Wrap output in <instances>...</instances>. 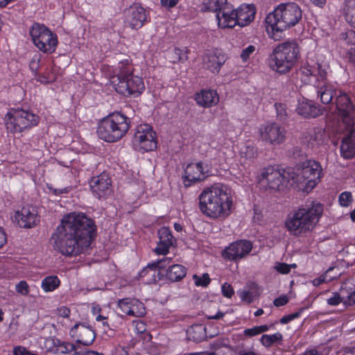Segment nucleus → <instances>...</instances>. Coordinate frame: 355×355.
<instances>
[{"label": "nucleus", "mask_w": 355, "mask_h": 355, "mask_svg": "<svg viewBox=\"0 0 355 355\" xmlns=\"http://www.w3.org/2000/svg\"><path fill=\"white\" fill-rule=\"evenodd\" d=\"M97 234L95 221L85 214L75 212L64 216L51 236L55 250L66 257L85 253Z\"/></svg>", "instance_id": "obj_1"}, {"label": "nucleus", "mask_w": 355, "mask_h": 355, "mask_svg": "<svg viewBox=\"0 0 355 355\" xmlns=\"http://www.w3.org/2000/svg\"><path fill=\"white\" fill-rule=\"evenodd\" d=\"M198 198L200 211L210 218H225L232 213L233 198L224 184H214L205 188Z\"/></svg>", "instance_id": "obj_2"}, {"label": "nucleus", "mask_w": 355, "mask_h": 355, "mask_svg": "<svg viewBox=\"0 0 355 355\" xmlns=\"http://www.w3.org/2000/svg\"><path fill=\"white\" fill-rule=\"evenodd\" d=\"M302 19V10L295 2L279 4L266 17V32L270 38L280 40L284 32L295 26Z\"/></svg>", "instance_id": "obj_3"}, {"label": "nucleus", "mask_w": 355, "mask_h": 355, "mask_svg": "<svg viewBox=\"0 0 355 355\" xmlns=\"http://www.w3.org/2000/svg\"><path fill=\"white\" fill-rule=\"evenodd\" d=\"M322 213L323 205L320 202L302 206L287 218L285 227L292 235L300 236L313 229Z\"/></svg>", "instance_id": "obj_4"}, {"label": "nucleus", "mask_w": 355, "mask_h": 355, "mask_svg": "<svg viewBox=\"0 0 355 355\" xmlns=\"http://www.w3.org/2000/svg\"><path fill=\"white\" fill-rule=\"evenodd\" d=\"M117 83L113 81L116 92L123 96L137 97L145 90L143 78L134 73L135 68L132 61L125 59L118 63L116 69Z\"/></svg>", "instance_id": "obj_5"}, {"label": "nucleus", "mask_w": 355, "mask_h": 355, "mask_svg": "<svg viewBox=\"0 0 355 355\" xmlns=\"http://www.w3.org/2000/svg\"><path fill=\"white\" fill-rule=\"evenodd\" d=\"M300 57V46L295 40L286 41L275 46L270 56V69L279 74L288 73Z\"/></svg>", "instance_id": "obj_6"}, {"label": "nucleus", "mask_w": 355, "mask_h": 355, "mask_svg": "<svg viewBox=\"0 0 355 355\" xmlns=\"http://www.w3.org/2000/svg\"><path fill=\"white\" fill-rule=\"evenodd\" d=\"M128 117L120 112H113L100 122L97 134L106 142H116L123 137L130 128Z\"/></svg>", "instance_id": "obj_7"}, {"label": "nucleus", "mask_w": 355, "mask_h": 355, "mask_svg": "<svg viewBox=\"0 0 355 355\" xmlns=\"http://www.w3.org/2000/svg\"><path fill=\"white\" fill-rule=\"evenodd\" d=\"M6 126L12 134H19L37 126L40 116L31 110L10 108L6 114Z\"/></svg>", "instance_id": "obj_8"}, {"label": "nucleus", "mask_w": 355, "mask_h": 355, "mask_svg": "<svg viewBox=\"0 0 355 355\" xmlns=\"http://www.w3.org/2000/svg\"><path fill=\"white\" fill-rule=\"evenodd\" d=\"M202 12H216V19L220 28H232L237 25L236 11L227 0H204Z\"/></svg>", "instance_id": "obj_9"}, {"label": "nucleus", "mask_w": 355, "mask_h": 355, "mask_svg": "<svg viewBox=\"0 0 355 355\" xmlns=\"http://www.w3.org/2000/svg\"><path fill=\"white\" fill-rule=\"evenodd\" d=\"M299 172L294 174L293 182L302 184V190L309 193L320 182L322 168L320 162L313 159H307L302 162Z\"/></svg>", "instance_id": "obj_10"}, {"label": "nucleus", "mask_w": 355, "mask_h": 355, "mask_svg": "<svg viewBox=\"0 0 355 355\" xmlns=\"http://www.w3.org/2000/svg\"><path fill=\"white\" fill-rule=\"evenodd\" d=\"M29 33L34 45L42 52L52 53L55 51L58 37L45 25L34 23L30 28Z\"/></svg>", "instance_id": "obj_11"}, {"label": "nucleus", "mask_w": 355, "mask_h": 355, "mask_svg": "<svg viewBox=\"0 0 355 355\" xmlns=\"http://www.w3.org/2000/svg\"><path fill=\"white\" fill-rule=\"evenodd\" d=\"M261 183H266L269 189L280 190L284 183L294 180V173L292 168L280 169L277 166H268L261 171L259 176Z\"/></svg>", "instance_id": "obj_12"}, {"label": "nucleus", "mask_w": 355, "mask_h": 355, "mask_svg": "<svg viewBox=\"0 0 355 355\" xmlns=\"http://www.w3.org/2000/svg\"><path fill=\"white\" fill-rule=\"evenodd\" d=\"M336 98L337 114L341 119V127L349 128L355 125V106L347 94L338 90Z\"/></svg>", "instance_id": "obj_13"}, {"label": "nucleus", "mask_w": 355, "mask_h": 355, "mask_svg": "<svg viewBox=\"0 0 355 355\" xmlns=\"http://www.w3.org/2000/svg\"><path fill=\"white\" fill-rule=\"evenodd\" d=\"M329 64L328 61L322 57L318 56L315 62L310 63L307 62L301 68L302 79L304 82H311V78H315L317 81L324 82L327 79L329 70Z\"/></svg>", "instance_id": "obj_14"}, {"label": "nucleus", "mask_w": 355, "mask_h": 355, "mask_svg": "<svg viewBox=\"0 0 355 355\" xmlns=\"http://www.w3.org/2000/svg\"><path fill=\"white\" fill-rule=\"evenodd\" d=\"M134 143L144 152L155 150L158 143L157 133L151 125L141 124L137 126L135 133Z\"/></svg>", "instance_id": "obj_15"}, {"label": "nucleus", "mask_w": 355, "mask_h": 355, "mask_svg": "<svg viewBox=\"0 0 355 355\" xmlns=\"http://www.w3.org/2000/svg\"><path fill=\"white\" fill-rule=\"evenodd\" d=\"M211 173L210 166L203 162L191 163L184 168L182 176L185 187H191L193 184L204 180Z\"/></svg>", "instance_id": "obj_16"}, {"label": "nucleus", "mask_w": 355, "mask_h": 355, "mask_svg": "<svg viewBox=\"0 0 355 355\" xmlns=\"http://www.w3.org/2000/svg\"><path fill=\"white\" fill-rule=\"evenodd\" d=\"M150 21L149 12L139 3H133L125 11V25L139 30Z\"/></svg>", "instance_id": "obj_17"}, {"label": "nucleus", "mask_w": 355, "mask_h": 355, "mask_svg": "<svg viewBox=\"0 0 355 355\" xmlns=\"http://www.w3.org/2000/svg\"><path fill=\"white\" fill-rule=\"evenodd\" d=\"M260 137L263 141L276 146L283 144L286 138L284 127L276 122L262 125L259 129Z\"/></svg>", "instance_id": "obj_18"}, {"label": "nucleus", "mask_w": 355, "mask_h": 355, "mask_svg": "<svg viewBox=\"0 0 355 355\" xmlns=\"http://www.w3.org/2000/svg\"><path fill=\"white\" fill-rule=\"evenodd\" d=\"M252 243L248 240H238L226 247L222 256L225 259L237 261L245 257L252 250Z\"/></svg>", "instance_id": "obj_19"}, {"label": "nucleus", "mask_w": 355, "mask_h": 355, "mask_svg": "<svg viewBox=\"0 0 355 355\" xmlns=\"http://www.w3.org/2000/svg\"><path fill=\"white\" fill-rule=\"evenodd\" d=\"M69 335L76 344L86 347L92 345L96 338L95 331L85 322L76 324L70 329Z\"/></svg>", "instance_id": "obj_20"}, {"label": "nucleus", "mask_w": 355, "mask_h": 355, "mask_svg": "<svg viewBox=\"0 0 355 355\" xmlns=\"http://www.w3.org/2000/svg\"><path fill=\"white\" fill-rule=\"evenodd\" d=\"M89 183L92 193L98 199H105L112 192V180L106 173L93 176Z\"/></svg>", "instance_id": "obj_21"}, {"label": "nucleus", "mask_w": 355, "mask_h": 355, "mask_svg": "<svg viewBox=\"0 0 355 355\" xmlns=\"http://www.w3.org/2000/svg\"><path fill=\"white\" fill-rule=\"evenodd\" d=\"M117 306L125 314L141 318L146 315V308L143 302L136 298L125 297L117 302Z\"/></svg>", "instance_id": "obj_22"}, {"label": "nucleus", "mask_w": 355, "mask_h": 355, "mask_svg": "<svg viewBox=\"0 0 355 355\" xmlns=\"http://www.w3.org/2000/svg\"><path fill=\"white\" fill-rule=\"evenodd\" d=\"M345 135L340 145V154L345 159H352L355 155V125L341 127Z\"/></svg>", "instance_id": "obj_23"}, {"label": "nucleus", "mask_w": 355, "mask_h": 355, "mask_svg": "<svg viewBox=\"0 0 355 355\" xmlns=\"http://www.w3.org/2000/svg\"><path fill=\"white\" fill-rule=\"evenodd\" d=\"M15 219L21 227L31 228L40 222V216L34 208L23 207L15 214Z\"/></svg>", "instance_id": "obj_24"}, {"label": "nucleus", "mask_w": 355, "mask_h": 355, "mask_svg": "<svg viewBox=\"0 0 355 355\" xmlns=\"http://www.w3.org/2000/svg\"><path fill=\"white\" fill-rule=\"evenodd\" d=\"M297 113L305 119L315 118L323 114L324 109L315 102L306 98L299 101L296 107Z\"/></svg>", "instance_id": "obj_25"}, {"label": "nucleus", "mask_w": 355, "mask_h": 355, "mask_svg": "<svg viewBox=\"0 0 355 355\" xmlns=\"http://www.w3.org/2000/svg\"><path fill=\"white\" fill-rule=\"evenodd\" d=\"M159 242L155 249L157 254L165 255L169 252V249L173 245L175 239L171 230L167 227H162L158 232Z\"/></svg>", "instance_id": "obj_26"}, {"label": "nucleus", "mask_w": 355, "mask_h": 355, "mask_svg": "<svg viewBox=\"0 0 355 355\" xmlns=\"http://www.w3.org/2000/svg\"><path fill=\"white\" fill-rule=\"evenodd\" d=\"M194 99L200 107L207 108L216 105L219 102V95L216 90L202 89L196 92Z\"/></svg>", "instance_id": "obj_27"}, {"label": "nucleus", "mask_w": 355, "mask_h": 355, "mask_svg": "<svg viewBox=\"0 0 355 355\" xmlns=\"http://www.w3.org/2000/svg\"><path fill=\"white\" fill-rule=\"evenodd\" d=\"M237 25L243 27L250 24L254 19L257 10L253 4H241L235 9Z\"/></svg>", "instance_id": "obj_28"}, {"label": "nucleus", "mask_w": 355, "mask_h": 355, "mask_svg": "<svg viewBox=\"0 0 355 355\" xmlns=\"http://www.w3.org/2000/svg\"><path fill=\"white\" fill-rule=\"evenodd\" d=\"M171 262V259L167 257L159 259L156 261H153L147 265V266L143 268L139 273V277L143 278L147 275L150 276V278L146 279V283L150 284L156 282L155 274L157 269H164L166 268V266Z\"/></svg>", "instance_id": "obj_29"}, {"label": "nucleus", "mask_w": 355, "mask_h": 355, "mask_svg": "<svg viewBox=\"0 0 355 355\" xmlns=\"http://www.w3.org/2000/svg\"><path fill=\"white\" fill-rule=\"evenodd\" d=\"M258 156V148L251 141L245 142L239 150L240 162L243 166H249Z\"/></svg>", "instance_id": "obj_30"}, {"label": "nucleus", "mask_w": 355, "mask_h": 355, "mask_svg": "<svg viewBox=\"0 0 355 355\" xmlns=\"http://www.w3.org/2000/svg\"><path fill=\"white\" fill-rule=\"evenodd\" d=\"M225 58L224 55L216 53H206L203 57L204 67L211 73H218L221 67L224 64Z\"/></svg>", "instance_id": "obj_31"}, {"label": "nucleus", "mask_w": 355, "mask_h": 355, "mask_svg": "<svg viewBox=\"0 0 355 355\" xmlns=\"http://www.w3.org/2000/svg\"><path fill=\"white\" fill-rule=\"evenodd\" d=\"M171 259V262L166 266V278L171 282H180L186 276L187 268L181 264L174 263L173 259Z\"/></svg>", "instance_id": "obj_32"}, {"label": "nucleus", "mask_w": 355, "mask_h": 355, "mask_svg": "<svg viewBox=\"0 0 355 355\" xmlns=\"http://www.w3.org/2000/svg\"><path fill=\"white\" fill-rule=\"evenodd\" d=\"M318 97L323 104H329L337 95L338 85L331 83H324L322 86H318Z\"/></svg>", "instance_id": "obj_33"}, {"label": "nucleus", "mask_w": 355, "mask_h": 355, "mask_svg": "<svg viewBox=\"0 0 355 355\" xmlns=\"http://www.w3.org/2000/svg\"><path fill=\"white\" fill-rule=\"evenodd\" d=\"M53 351L55 354H70L72 352L76 355H80L83 354L82 349H80L78 345L73 344L71 343L62 341L58 338L53 340Z\"/></svg>", "instance_id": "obj_34"}, {"label": "nucleus", "mask_w": 355, "mask_h": 355, "mask_svg": "<svg viewBox=\"0 0 355 355\" xmlns=\"http://www.w3.org/2000/svg\"><path fill=\"white\" fill-rule=\"evenodd\" d=\"M324 131L320 128H315L310 130L306 137L307 145L312 149L318 148L324 141Z\"/></svg>", "instance_id": "obj_35"}, {"label": "nucleus", "mask_w": 355, "mask_h": 355, "mask_svg": "<svg viewBox=\"0 0 355 355\" xmlns=\"http://www.w3.org/2000/svg\"><path fill=\"white\" fill-rule=\"evenodd\" d=\"M343 12L347 23L355 28V0H344Z\"/></svg>", "instance_id": "obj_36"}, {"label": "nucleus", "mask_w": 355, "mask_h": 355, "mask_svg": "<svg viewBox=\"0 0 355 355\" xmlns=\"http://www.w3.org/2000/svg\"><path fill=\"white\" fill-rule=\"evenodd\" d=\"M60 285V280L56 275L45 277L41 282V288L45 293L52 292Z\"/></svg>", "instance_id": "obj_37"}, {"label": "nucleus", "mask_w": 355, "mask_h": 355, "mask_svg": "<svg viewBox=\"0 0 355 355\" xmlns=\"http://www.w3.org/2000/svg\"><path fill=\"white\" fill-rule=\"evenodd\" d=\"M283 340V336L280 332L273 334H263L260 338V343L265 347H270L272 345L280 343Z\"/></svg>", "instance_id": "obj_38"}, {"label": "nucleus", "mask_w": 355, "mask_h": 355, "mask_svg": "<svg viewBox=\"0 0 355 355\" xmlns=\"http://www.w3.org/2000/svg\"><path fill=\"white\" fill-rule=\"evenodd\" d=\"M334 270V267H330L325 272L322 273L321 275H320L317 278H315L314 279H313L312 281V284L315 286V287H318L319 286H320L321 284H324V283H327V282H330L334 279H336L337 278H338L339 277V275L338 274H336L334 276H330V275H328L329 273H330L331 272H332L333 270Z\"/></svg>", "instance_id": "obj_39"}, {"label": "nucleus", "mask_w": 355, "mask_h": 355, "mask_svg": "<svg viewBox=\"0 0 355 355\" xmlns=\"http://www.w3.org/2000/svg\"><path fill=\"white\" fill-rule=\"evenodd\" d=\"M272 326L273 324H263L259 326H254L252 328H248L244 329L243 334L245 338H252L262 333L268 331Z\"/></svg>", "instance_id": "obj_40"}, {"label": "nucleus", "mask_w": 355, "mask_h": 355, "mask_svg": "<svg viewBox=\"0 0 355 355\" xmlns=\"http://www.w3.org/2000/svg\"><path fill=\"white\" fill-rule=\"evenodd\" d=\"M277 118L280 121H285L288 119V109L285 103H276L275 104Z\"/></svg>", "instance_id": "obj_41"}, {"label": "nucleus", "mask_w": 355, "mask_h": 355, "mask_svg": "<svg viewBox=\"0 0 355 355\" xmlns=\"http://www.w3.org/2000/svg\"><path fill=\"white\" fill-rule=\"evenodd\" d=\"M101 309H98V311H96V309H94L93 314L95 316V320L96 322H101L102 324V327L105 331H106L108 329H112V327L110 326V322L109 318L104 316L101 314H100L98 312H100Z\"/></svg>", "instance_id": "obj_42"}, {"label": "nucleus", "mask_w": 355, "mask_h": 355, "mask_svg": "<svg viewBox=\"0 0 355 355\" xmlns=\"http://www.w3.org/2000/svg\"><path fill=\"white\" fill-rule=\"evenodd\" d=\"M193 279L196 286L207 287L211 282V278L208 273H203L202 276L193 275Z\"/></svg>", "instance_id": "obj_43"}, {"label": "nucleus", "mask_w": 355, "mask_h": 355, "mask_svg": "<svg viewBox=\"0 0 355 355\" xmlns=\"http://www.w3.org/2000/svg\"><path fill=\"white\" fill-rule=\"evenodd\" d=\"M305 308H300L297 311L293 313L286 315L280 318L279 322L282 324H286L291 322L292 320L299 318L304 311Z\"/></svg>", "instance_id": "obj_44"}, {"label": "nucleus", "mask_w": 355, "mask_h": 355, "mask_svg": "<svg viewBox=\"0 0 355 355\" xmlns=\"http://www.w3.org/2000/svg\"><path fill=\"white\" fill-rule=\"evenodd\" d=\"M110 326L112 327V330H114L121 327L124 322V316L119 313H114L110 319Z\"/></svg>", "instance_id": "obj_45"}, {"label": "nucleus", "mask_w": 355, "mask_h": 355, "mask_svg": "<svg viewBox=\"0 0 355 355\" xmlns=\"http://www.w3.org/2000/svg\"><path fill=\"white\" fill-rule=\"evenodd\" d=\"M352 193L349 191L342 192L338 198L339 204L341 207H347L352 201Z\"/></svg>", "instance_id": "obj_46"}, {"label": "nucleus", "mask_w": 355, "mask_h": 355, "mask_svg": "<svg viewBox=\"0 0 355 355\" xmlns=\"http://www.w3.org/2000/svg\"><path fill=\"white\" fill-rule=\"evenodd\" d=\"M15 290L17 293L24 296L28 295L30 293L29 286L28 283L24 280L19 281L16 284Z\"/></svg>", "instance_id": "obj_47"}, {"label": "nucleus", "mask_w": 355, "mask_h": 355, "mask_svg": "<svg viewBox=\"0 0 355 355\" xmlns=\"http://www.w3.org/2000/svg\"><path fill=\"white\" fill-rule=\"evenodd\" d=\"M344 297H341L338 292H334L332 296L327 300V303L330 306H338L340 303H343Z\"/></svg>", "instance_id": "obj_48"}, {"label": "nucleus", "mask_w": 355, "mask_h": 355, "mask_svg": "<svg viewBox=\"0 0 355 355\" xmlns=\"http://www.w3.org/2000/svg\"><path fill=\"white\" fill-rule=\"evenodd\" d=\"M255 50L256 47L254 45H249L246 48L243 49L240 55L242 61L246 62Z\"/></svg>", "instance_id": "obj_49"}, {"label": "nucleus", "mask_w": 355, "mask_h": 355, "mask_svg": "<svg viewBox=\"0 0 355 355\" xmlns=\"http://www.w3.org/2000/svg\"><path fill=\"white\" fill-rule=\"evenodd\" d=\"M221 291L223 295L227 298H232L234 295V290L232 286L227 282L222 285Z\"/></svg>", "instance_id": "obj_50"}, {"label": "nucleus", "mask_w": 355, "mask_h": 355, "mask_svg": "<svg viewBox=\"0 0 355 355\" xmlns=\"http://www.w3.org/2000/svg\"><path fill=\"white\" fill-rule=\"evenodd\" d=\"M175 53L179 56V60L184 62L189 59L188 55L190 53V50L187 47L183 49L175 48Z\"/></svg>", "instance_id": "obj_51"}, {"label": "nucleus", "mask_w": 355, "mask_h": 355, "mask_svg": "<svg viewBox=\"0 0 355 355\" xmlns=\"http://www.w3.org/2000/svg\"><path fill=\"white\" fill-rule=\"evenodd\" d=\"M13 355H36L37 354L32 352L31 351L27 349L25 347L23 346H15L12 349Z\"/></svg>", "instance_id": "obj_52"}, {"label": "nucleus", "mask_w": 355, "mask_h": 355, "mask_svg": "<svg viewBox=\"0 0 355 355\" xmlns=\"http://www.w3.org/2000/svg\"><path fill=\"white\" fill-rule=\"evenodd\" d=\"M135 327V331L138 334H142L146 331V324L140 320H134L132 322Z\"/></svg>", "instance_id": "obj_53"}, {"label": "nucleus", "mask_w": 355, "mask_h": 355, "mask_svg": "<svg viewBox=\"0 0 355 355\" xmlns=\"http://www.w3.org/2000/svg\"><path fill=\"white\" fill-rule=\"evenodd\" d=\"M36 80L37 82H40L42 84H49L52 83L55 80V78L53 76H50L49 73H40L37 75Z\"/></svg>", "instance_id": "obj_54"}, {"label": "nucleus", "mask_w": 355, "mask_h": 355, "mask_svg": "<svg viewBox=\"0 0 355 355\" xmlns=\"http://www.w3.org/2000/svg\"><path fill=\"white\" fill-rule=\"evenodd\" d=\"M275 268L281 274L286 275L291 272V265L286 263H279Z\"/></svg>", "instance_id": "obj_55"}, {"label": "nucleus", "mask_w": 355, "mask_h": 355, "mask_svg": "<svg viewBox=\"0 0 355 355\" xmlns=\"http://www.w3.org/2000/svg\"><path fill=\"white\" fill-rule=\"evenodd\" d=\"M180 0H160V5L166 9L171 10L175 7Z\"/></svg>", "instance_id": "obj_56"}, {"label": "nucleus", "mask_w": 355, "mask_h": 355, "mask_svg": "<svg viewBox=\"0 0 355 355\" xmlns=\"http://www.w3.org/2000/svg\"><path fill=\"white\" fill-rule=\"evenodd\" d=\"M343 304L345 306L355 305V291L349 292L346 298L344 297Z\"/></svg>", "instance_id": "obj_57"}, {"label": "nucleus", "mask_w": 355, "mask_h": 355, "mask_svg": "<svg viewBox=\"0 0 355 355\" xmlns=\"http://www.w3.org/2000/svg\"><path fill=\"white\" fill-rule=\"evenodd\" d=\"M49 190L51 191V192L53 193V195L60 196L62 194L69 193L70 192V191L71 190V187H64L62 189H54L53 187H49Z\"/></svg>", "instance_id": "obj_58"}, {"label": "nucleus", "mask_w": 355, "mask_h": 355, "mask_svg": "<svg viewBox=\"0 0 355 355\" xmlns=\"http://www.w3.org/2000/svg\"><path fill=\"white\" fill-rule=\"evenodd\" d=\"M345 35V40L347 44H355V31L348 30Z\"/></svg>", "instance_id": "obj_59"}, {"label": "nucleus", "mask_w": 355, "mask_h": 355, "mask_svg": "<svg viewBox=\"0 0 355 355\" xmlns=\"http://www.w3.org/2000/svg\"><path fill=\"white\" fill-rule=\"evenodd\" d=\"M288 302V298L286 295H282L275 298L273 304L275 306L279 307L286 305Z\"/></svg>", "instance_id": "obj_60"}, {"label": "nucleus", "mask_w": 355, "mask_h": 355, "mask_svg": "<svg viewBox=\"0 0 355 355\" xmlns=\"http://www.w3.org/2000/svg\"><path fill=\"white\" fill-rule=\"evenodd\" d=\"M71 313V311L66 306H62L58 309V314L60 316L63 318H69Z\"/></svg>", "instance_id": "obj_61"}, {"label": "nucleus", "mask_w": 355, "mask_h": 355, "mask_svg": "<svg viewBox=\"0 0 355 355\" xmlns=\"http://www.w3.org/2000/svg\"><path fill=\"white\" fill-rule=\"evenodd\" d=\"M302 355H322V352H319L315 348L306 349Z\"/></svg>", "instance_id": "obj_62"}, {"label": "nucleus", "mask_w": 355, "mask_h": 355, "mask_svg": "<svg viewBox=\"0 0 355 355\" xmlns=\"http://www.w3.org/2000/svg\"><path fill=\"white\" fill-rule=\"evenodd\" d=\"M6 241V234L4 230L0 227V248L4 245Z\"/></svg>", "instance_id": "obj_63"}, {"label": "nucleus", "mask_w": 355, "mask_h": 355, "mask_svg": "<svg viewBox=\"0 0 355 355\" xmlns=\"http://www.w3.org/2000/svg\"><path fill=\"white\" fill-rule=\"evenodd\" d=\"M349 58L350 62L355 64V46L349 49Z\"/></svg>", "instance_id": "obj_64"}]
</instances>
